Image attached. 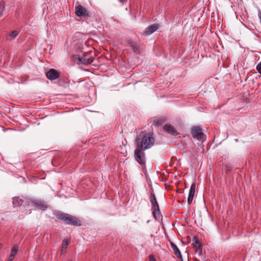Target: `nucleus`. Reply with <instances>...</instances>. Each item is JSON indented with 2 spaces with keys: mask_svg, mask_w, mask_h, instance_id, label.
<instances>
[{
  "mask_svg": "<svg viewBox=\"0 0 261 261\" xmlns=\"http://www.w3.org/2000/svg\"><path fill=\"white\" fill-rule=\"evenodd\" d=\"M155 142V138L151 133L142 131L136 138L137 148L145 150L151 148Z\"/></svg>",
  "mask_w": 261,
  "mask_h": 261,
  "instance_id": "f257e3e1",
  "label": "nucleus"
},
{
  "mask_svg": "<svg viewBox=\"0 0 261 261\" xmlns=\"http://www.w3.org/2000/svg\"><path fill=\"white\" fill-rule=\"evenodd\" d=\"M55 216L59 219L62 220L65 224L74 226H81L82 222L76 217L68 214L56 211L54 213Z\"/></svg>",
  "mask_w": 261,
  "mask_h": 261,
  "instance_id": "f03ea898",
  "label": "nucleus"
},
{
  "mask_svg": "<svg viewBox=\"0 0 261 261\" xmlns=\"http://www.w3.org/2000/svg\"><path fill=\"white\" fill-rule=\"evenodd\" d=\"M134 158L139 164L145 167L146 158L144 150L136 148L134 152Z\"/></svg>",
  "mask_w": 261,
  "mask_h": 261,
  "instance_id": "7ed1b4c3",
  "label": "nucleus"
},
{
  "mask_svg": "<svg viewBox=\"0 0 261 261\" xmlns=\"http://www.w3.org/2000/svg\"><path fill=\"white\" fill-rule=\"evenodd\" d=\"M192 136L194 139L203 142L205 140V136L202 132L201 128L199 126H194L192 128Z\"/></svg>",
  "mask_w": 261,
  "mask_h": 261,
  "instance_id": "20e7f679",
  "label": "nucleus"
},
{
  "mask_svg": "<svg viewBox=\"0 0 261 261\" xmlns=\"http://www.w3.org/2000/svg\"><path fill=\"white\" fill-rule=\"evenodd\" d=\"M32 202L35 206L43 211L46 210L48 207L47 203L41 199H35L32 200Z\"/></svg>",
  "mask_w": 261,
  "mask_h": 261,
  "instance_id": "39448f33",
  "label": "nucleus"
},
{
  "mask_svg": "<svg viewBox=\"0 0 261 261\" xmlns=\"http://www.w3.org/2000/svg\"><path fill=\"white\" fill-rule=\"evenodd\" d=\"M193 241L195 242V244L193 247L195 250V253L197 254L199 256H201L202 255V246L199 243L197 238L194 237Z\"/></svg>",
  "mask_w": 261,
  "mask_h": 261,
  "instance_id": "423d86ee",
  "label": "nucleus"
},
{
  "mask_svg": "<svg viewBox=\"0 0 261 261\" xmlns=\"http://www.w3.org/2000/svg\"><path fill=\"white\" fill-rule=\"evenodd\" d=\"M75 13L77 16L88 15L87 10L81 5H79L75 7Z\"/></svg>",
  "mask_w": 261,
  "mask_h": 261,
  "instance_id": "0eeeda50",
  "label": "nucleus"
},
{
  "mask_svg": "<svg viewBox=\"0 0 261 261\" xmlns=\"http://www.w3.org/2000/svg\"><path fill=\"white\" fill-rule=\"evenodd\" d=\"M158 24H153L148 27L143 33L144 36H148L154 33L158 29Z\"/></svg>",
  "mask_w": 261,
  "mask_h": 261,
  "instance_id": "6e6552de",
  "label": "nucleus"
},
{
  "mask_svg": "<svg viewBox=\"0 0 261 261\" xmlns=\"http://www.w3.org/2000/svg\"><path fill=\"white\" fill-rule=\"evenodd\" d=\"M46 75L49 80H54L59 77V73L55 69H50L46 72Z\"/></svg>",
  "mask_w": 261,
  "mask_h": 261,
  "instance_id": "1a4fd4ad",
  "label": "nucleus"
},
{
  "mask_svg": "<svg viewBox=\"0 0 261 261\" xmlns=\"http://www.w3.org/2000/svg\"><path fill=\"white\" fill-rule=\"evenodd\" d=\"M196 185L195 184H193L191 187L189 192V195L188 198V203L190 204L193 199V197L195 193Z\"/></svg>",
  "mask_w": 261,
  "mask_h": 261,
  "instance_id": "9d476101",
  "label": "nucleus"
},
{
  "mask_svg": "<svg viewBox=\"0 0 261 261\" xmlns=\"http://www.w3.org/2000/svg\"><path fill=\"white\" fill-rule=\"evenodd\" d=\"M164 129L169 134L173 135H177V132L175 128L171 124H167L164 127Z\"/></svg>",
  "mask_w": 261,
  "mask_h": 261,
  "instance_id": "9b49d317",
  "label": "nucleus"
},
{
  "mask_svg": "<svg viewBox=\"0 0 261 261\" xmlns=\"http://www.w3.org/2000/svg\"><path fill=\"white\" fill-rule=\"evenodd\" d=\"M18 250V247L17 246H14L12 248L8 261H13L14 260L15 255L17 253Z\"/></svg>",
  "mask_w": 261,
  "mask_h": 261,
  "instance_id": "f8f14e48",
  "label": "nucleus"
},
{
  "mask_svg": "<svg viewBox=\"0 0 261 261\" xmlns=\"http://www.w3.org/2000/svg\"><path fill=\"white\" fill-rule=\"evenodd\" d=\"M80 61L84 65H89L93 62V59L91 57L87 58L84 56L80 58Z\"/></svg>",
  "mask_w": 261,
  "mask_h": 261,
  "instance_id": "ddd939ff",
  "label": "nucleus"
},
{
  "mask_svg": "<svg viewBox=\"0 0 261 261\" xmlns=\"http://www.w3.org/2000/svg\"><path fill=\"white\" fill-rule=\"evenodd\" d=\"M171 247L172 249H173V250L174 251V252L175 254L176 255V256L178 258H182L181 254L180 253L179 250L178 249V247H177V246L173 242H171Z\"/></svg>",
  "mask_w": 261,
  "mask_h": 261,
  "instance_id": "4468645a",
  "label": "nucleus"
},
{
  "mask_svg": "<svg viewBox=\"0 0 261 261\" xmlns=\"http://www.w3.org/2000/svg\"><path fill=\"white\" fill-rule=\"evenodd\" d=\"M150 200L152 205V208L156 207L159 206L157 201L156 200V198L155 195L153 193H151L150 195Z\"/></svg>",
  "mask_w": 261,
  "mask_h": 261,
  "instance_id": "2eb2a0df",
  "label": "nucleus"
},
{
  "mask_svg": "<svg viewBox=\"0 0 261 261\" xmlns=\"http://www.w3.org/2000/svg\"><path fill=\"white\" fill-rule=\"evenodd\" d=\"M128 44L132 47L134 52H137L139 50V47L138 44L131 40L128 41Z\"/></svg>",
  "mask_w": 261,
  "mask_h": 261,
  "instance_id": "dca6fc26",
  "label": "nucleus"
},
{
  "mask_svg": "<svg viewBox=\"0 0 261 261\" xmlns=\"http://www.w3.org/2000/svg\"><path fill=\"white\" fill-rule=\"evenodd\" d=\"M153 209V215L155 219H158V218H160L161 213L159 209V206H158L156 207L152 208Z\"/></svg>",
  "mask_w": 261,
  "mask_h": 261,
  "instance_id": "f3484780",
  "label": "nucleus"
},
{
  "mask_svg": "<svg viewBox=\"0 0 261 261\" xmlns=\"http://www.w3.org/2000/svg\"><path fill=\"white\" fill-rule=\"evenodd\" d=\"M70 243V240L67 239H65L62 243V252H64L66 250L68 245Z\"/></svg>",
  "mask_w": 261,
  "mask_h": 261,
  "instance_id": "a211bd4d",
  "label": "nucleus"
},
{
  "mask_svg": "<svg viewBox=\"0 0 261 261\" xmlns=\"http://www.w3.org/2000/svg\"><path fill=\"white\" fill-rule=\"evenodd\" d=\"M22 202V200L18 197L14 198L13 199V204L14 206H18L19 205H21Z\"/></svg>",
  "mask_w": 261,
  "mask_h": 261,
  "instance_id": "6ab92c4d",
  "label": "nucleus"
},
{
  "mask_svg": "<svg viewBox=\"0 0 261 261\" xmlns=\"http://www.w3.org/2000/svg\"><path fill=\"white\" fill-rule=\"evenodd\" d=\"M5 3L4 1L0 3V18L3 15V12L5 10Z\"/></svg>",
  "mask_w": 261,
  "mask_h": 261,
  "instance_id": "aec40b11",
  "label": "nucleus"
},
{
  "mask_svg": "<svg viewBox=\"0 0 261 261\" xmlns=\"http://www.w3.org/2000/svg\"><path fill=\"white\" fill-rule=\"evenodd\" d=\"M18 35V32L16 31H14L9 34L8 39H14Z\"/></svg>",
  "mask_w": 261,
  "mask_h": 261,
  "instance_id": "412c9836",
  "label": "nucleus"
},
{
  "mask_svg": "<svg viewBox=\"0 0 261 261\" xmlns=\"http://www.w3.org/2000/svg\"><path fill=\"white\" fill-rule=\"evenodd\" d=\"M149 261H156V259L152 255L149 256Z\"/></svg>",
  "mask_w": 261,
  "mask_h": 261,
  "instance_id": "4be33fe9",
  "label": "nucleus"
},
{
  "mask_svg": "<svg viewBox=\"0 0 261 261\" xmlns=\"http://www.w3.org/2000/svg\"><path fill=\"white\" fill-rule=\"evenodd\" d=\"M258 17L259 18L260 21L261 23V12L260 11H259V12H258Z\"/></svg>",
  "mask_w": 261,
  "mask_h": 261,
  "instance_id": "5701e85b",
  "label": "nucleus"
},
{
  "mask_svg": "<svg viewBox=\"0 0 261 261\" xmlns=\"http://www.w3.org/2000/svg\"><path fill=\"white\" fill-rule=\"evenodd\" d=\"M154 122L156 124L159 123V120L157 119L156 120H155Z\"/></svg>",
  "mask_w": 261,
  "mask_h": 261,
  "instance_id": "b1692460",
  "label": "nucleus"
},
{
  "mask_svg": "<svg viewBox=\"0 0 261 261\" xmlns=\"http://www.w3.org/2000/svg\"><path fill=\"white\" fill-rule=\"evenodd\" d=\"M126 0H120V2H125Z\"/></svg>",
  "mask_w": 261,
  "mask_h": 261,
  "instance_id": "393cba45",
  "label": "nucleus"
},
{
  "mask_svg": "<svg viewBox=\"0 0 261 261\" xmlns=\"http://www.w3.org/2000/svg\"><path fill=\"white\" fill-rule=\"evenodd\" d=\"M2 245L1 244H0V248H2Z\"/></svg>",
  "mask_w": 261,
  "mask_h": 261,
  "instance_id": "a878e982",
  "label": "nucleus"
}]
</instances>
